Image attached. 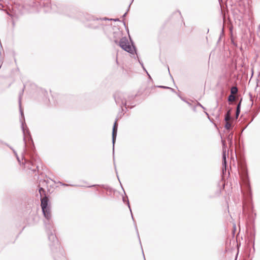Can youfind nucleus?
<instances>
[{"label":"nucleus","mask_w":260,"mask_h":260,"mask_svg":"<svg viewBox=\"0 0 260 260\" xmlns=\"http://www.w3.org/2000/svg\"><path fill=\"white\" fill-rule=\"evenodd\" d=\"M41 201L42 212L45 218L44 220V222L47 230L48 238L49 240L52 243L50 244V247L52 250L53 246H55L56 248H60L58 240L56 235L53 233V231L54 230L53 229L51 209L50 207L48 206V198L45 196L41 199Z\"/></svg>","instance_id":"1"},{"label":"nucleus","mask_w":260,"mask_h":260,"mask_svg":"<svg viewBox=\"0 0 260 260\" xmlns=\"http://www.w3.org/2000/svg\"><path fill=\"white\" fill-rule=\"evenodd\" d=\"M41 7H44L46 11L52 10L53 12H57L59 13H63L65 15H68L70 17H73V15L70 14L71 9L70 8L67 7L61 4H53L51 3V0H41Z\"/></svg>","instance_id":"2"},{"label":"nucleus","mask_w":260,"mask_h":260,"mask_svg":"<svg viewBox=\"0 0 260 260\" xmlns=\"http://www.w3.org/2000/svg\"><path fill=\"white\" fill-rule=\"evenodd\" d=\"M117 44H118L122 49L129 53L133 54L134 51L136 53L135 46L133 44L131 46L125 37H122L119 41H118Z\"/></svg>","instance_id":"3"},{"label":"nucleus","mask_w":260,"mask_h":260,"mask_svg":"<svg viewBox=\"0 0 260 260\" xmlns=\"http://www.w3.org/2000/svg\"><path fill=\"white\" fill-rule=\"evenodd\" d=\"M28 6L32 8L39 9L41 7V1H31L28 4H25V5H19L18 6V9L19 10V12H18V14L22 15L27 12L28 10L27 9V7Z\"/></svg>","instance_id":"4"},{"label":"nucleus","mask_w":260,"mask_h":260,"mask_svg":"<svg viewBox=\"0 0 260 260\" xmlns=\"http://www.w3.org/2000/svg\"><path fill=\"white\" fill-rule=\"evenodd\" d=\"M113 20L114 21H118L119 20V19L118 18H117V19H108V18H107L106 17L105 18H96L93 16H89V15H88L87 16V20L88 21H91L93 23H91L90 24V25L89 26V27H91V28H98L99 27V25L101 24V21H102V20Z\"/></svg>","instance_id":"5"},{"label":"nucleus","mask_w":260,"mask_h":260,"mask_svg":"<svg viewBox=\"0 0 260 260\" xmlns=\"http://www.w3.org/2000/svg\"><path fill=\"white\" fill-rule=\"evenodd\" d=\"M114 97L116 103L118 105H119L121 108L124 106L126 109H131L134 107V106H129L127 105V102L125 98H124L122 93H121L120 92L116 93L114 94Z\"/></svg>","instance_id":"6"},{"label":"nucleus","mask_w":260,"mask_h":260,"mask_svg":"<svg viewBox=\"0 0 260 260\" xmlns=\"http://www.w3.org/2000/svg\"><path fill=\"white\" fill-rule=\"evenodd\" d=\"M21 129L22 130L23 136H24L23 140L24 141L25 146H26V142H25L26 138L27 137H28V138L30 139L31 141H32V139L30 136V132L28 129V128H27L26 125L25 124L24 120L21 121Z\"/></svg>","instance_id":"7"},{"label":"nucleus","mask_w":260,"mask_h":260,"mask_svg":"<svg viewBox=\"0 0 260 260\" xmlns=\"http://www.w3.org/2000/svg\"><path fill=\"white\" fill-rule=\"evenodd\" d=\"M117 132V120H115L112 129V143H113V149L114 148V144L116 139Z\"/></svg>","instance_id":"8"},{"label":"nucleus","mask_w":260,"mask_h":260,"mask_svg":"<svg viewBox=\"0 0 260 260\" xmlns=\"http://www.w3.org/2000/svg\"><path fill=\"white\" fill-rule=\"evenodd\" d=\"M24 87L22 89V91L19 94V110H20V114H21V117H22V118L23 119V121L24 120V116L23 112V111H22V108H21V99H22V96L23 95V92H24Z\"/></svg>","instance_id":"9"},{"label":"nucleus","mask_w":260,"mask_h":260,"mask_svg":"<svg viewBox=\"0 0 260 260\" xmlns=\"http://www.w3.org/2000/svg\"><path fill=\"white\" fill-rule=\"evenodd\" d=\"M222 143L223 145V152H222V165L225 166L226 168V146H225V142L224 140H222Z\"/></svg>","instance_id":"10"},{"label":"nucleus","mask_w":260,"mask_h":260,"mask_svg":"<svg viewBox=\"0 0 260 260\" xmlns=\"http://www.w3.org/2000/svg\"><path fill=\"white\" fill-rule=\"evenodd\" d=\"M122 33L120 31H117L113 32V41L116 43L118 44V40L121 39L122 37Z\"/></svg>","instance_id":"11"},{"label":"nucleus","mask_w":260,"mask_h":260,"mask_svg":"<svg viewBox=\"0 0 260 260\" xmlns=\"http://www.w3.org/2000/svg\"><path fill=\"white\" fill-rule=\"evenodd\" d=\"M26 167L28 168V169L34 172H36L37 169L38 168V166H34L32 164H31L30 161H28L26 162Z\"/></svg>","instance_id":"12"},{"label":"nucleus","mask_w":260,"mask_h":260,"mask_svg":"<svg viewBox=\"0 0 260 260\" xmlns=\"http://www.w3.org/2000/svg\"><path fill=\"white\" fill-rule=\"evenodd\" d=\"M231 111H232V109H230L226 112V113L225 115V117H224L225 121H229L232 119Z\"/></svg>","instance_id":"13"},{"label":"nucleus","mask_w":260,"mask_h":260,"mask_svg":"<svg viewBox=\"0 0 260 260\" xmlns=\"http://www.w3.org/2000/svg\"><path fill=\"white\" fill-rule=\"evenodd\" d=\"M241 101L238 104L236 111V118L237 119L240 113Z\"/></svg>","instance_id":"14"},{"label":"nucleus","mask_w":260,"mask_h":260,"mask_svg":"<svg viewBox=\"0 0 260 260\" xmlns=\"http://www.w3.org/2000/svg\"><path fill=\"white\" fill-rule=\"evenodd\" d=\"M238 89L236 86H233L231 88V94H235L238 92Z\"/></svg>","instance_id":"15"},{"label":"nucleus","mask_w":260,"mask_h":260,"mask_svg":"<svg viewBox=\"0 0 260 260\" xmlns=\"http://www.w3.org/2000/svg\"><path fill=\"white\" fill-rule=\"evenodd\" d=\"M123 201L124 203L126 202V204L128 205V208H129V210L131 211V212L132 218L134 220V218H133V216L132 210H131V207H130V205H129V201H128V200L127 199V197H126V199L125 198H123Z\"/></svg>","instance_id":"16"},{"label":"nucleus","mask_w":260,"mask_h":260,"mask_svg":"<svg viewBox=\"0 0 260 260\" xmlns=\"http://www.w3.org/2000/svg\"><path fill=\"white\" fill-rule=\"evenodd\" d=\"M225 128L228 130L230 129L232 127L231 123L229 121H225Z\"/></svg>","instance_id":"17"},{"label":"nucleus","mask_w":260,"mask_h":260,"mask_svg":"<svg viewBox=\"0 0 260 260\" xmlns=\"http://www.w3.org/2000/svg\"><path fill=\"white\" fill-rule=\"evenodd\" d=\"M235 100V96L234 95V94H231L229 96H228V101L229 102H233Z\"/></svg>","instance_id":"18"},{"label":"nucleus","mask_w":260,"mask_h":260,"mask_svg":"<svg viewBox=\"0 0 260 260\" xmlns=\"http://www.w3.org/2000/svg\"><path fill=\"white\" fill-rule=\"evenodd\" d=\"M233 136V133H231L227 137L228 141L230 142L231 143L232 142Z\"/></svg>","instance_id":"19"},{"label":"nucleus","mask_w":260,"mask_h":260,"mask_svg":"<svg viewBox=\"0 0 260 260\" xmlns=\"http://www.w3.org/2000/svg\"><path fill=\"white\" fill-rule=\"evenodd\" d=\"M158 87H159V88L170 89H171L172 91H174V89L171 88L169 87H167V86H158Z\"/></svg>","instance_id":"20"},{"label":"nucleus","mask_w":260,"mask_h":260,"mask_svg":"<svg viewBox=\"0 0 260 260\" xmlns=\"http://www.w3.org/2000/svg\"><path fill=\"white\" fill-rule=\"evenodd\" d=\"M45 192V191L43 188H42V187L40 188L39 192L40 193L41 196H42V192Z\"/></svg>","instance_id":"21"},{"label":"nucleus","mask_w":260,"mask_h":260,"mask_svg":"<svg viewBox=\"0 0 260 260\" xmlns=\"http://www.w3.org/2000/svg\"><path fill=\"white\" fill-rule=\"evenodd\" d=\"M10 148L13 151V152L15 153V155L17 156L18 160L19 161H20L19 159V158H18V157L17 156V154L16 152V151L12 148L10 147Z\"/></svg>","instance_id":"22"},{"label":"nucleus","mask_w":260,"mask_h":260,"mask_svg":"<svg viewBox=\"0 0 260 260\" xmlns=\"http://www.w3.org/2000/svg\"><path fill=\"white\" fill-rule=\"evenodd\" d=\"M198 105L201 107L202 108L205 109L204 107L200 103H198Z\"/></svg>","instance_id":"23"},{"label":"nucleus","mask_w":260,"mask_h":260,"mask_svg":"<svg viewBox=\"0 0 260 260\" xmlns=\"http://www.w3.org/2000/svg\"><path fill=\"white\" fill-rule=\"evenodd\" d=\"M63 186H69L68 184H65V183H60Z\"/></svg>","instance_id":"24"},{"label":"nucleus","mask_w":260,"mask_h":260,"mask_svg":"<svg viewBox=\"0 0 260 260\" xmlns=\"http://www.w3.org/2000/svg\"><path fill=\"white\" fill-rule=\"evenodd\" d=\"M98 185H90V186H88V187H94V186H97Z\"/></svg>","instance_id":"25"},{"label":"nucleus","mask_w":260,"mask_h":260,"mask_svg":"<svg viewBox=\"0 0 260 260\" xmlns=\"http://www.w3.org/2000/svg\"><path fill=\"white\" fill-rule=\"evenodd\" d=\"M126 14H127V12H125V13L123 15L122 17H125V16H126Z\"/></svg>","instance_id":"26"},{"label":"nucleus","mask_w":260,"mask_h":260,"mask_svg":"<svg viewBox=\"0 0 260 260\" xmlns=\"http://www.w3.org/2000/svg\"><path fill=\"white\" fill-rule=\"evenodd\" d=\"M131 4H130L129 5V6H128V9H127V12L129 10V7H130V6H131Z\"/></svg>","instance_id":"27"},{"label":"nucleus","mask_w":260,"mask_h":260,"mask_svg":"<svg viewBox=\"0 0 260 260\" xmlns=\"http://www.w3.org/2000/svg\"><path fill=\"white\" fill-rule=\"evenodd\" d=\"M139 62L141 64L142 66L143 67V68H144V67H143V64L141 63V62L139 61Z\"/></svg>","instance_id":"28"},{"label":"nucleus","mask_w":260,"mask_h":260,"mask_svg":"<svg viewBox=\"0 0 260 260\" xmlns=\"http://www.w3.org/2000/svg\"><path fill=\"white\" fill-rule=\"evenodd\" d=\"M12 24H13V26H14L15 25V23H14V21H13V23H12Z\"/></svg>","instance_id":"29"},{"label":"nucleus","mask_w":260,"mask_h":260,"mask_svg":"<svg viewBox=\"0 0 260 260\" xmlns=\"http://www.w3.org/2000/svg\"><path fill=\"white\" fill-rule=\"evenodd\" d=\"M148 75L149 76V77L150 78V75H149V74L147 72Z\"/></svg>","instance_id":"30"},{"label":"nucleus","mask_w":260,"mask_h":260,"mask_svg":"<svg viewBox=\"0 0 260 260\" xmlns=\"http://www.w3.org/2000/svg\"><path fill=\"white\" fill-rule=\"evenodd\" d=\"M143 69L145 70V71L146 72H147V71L146 70H145V69H144V68Z\"/></svg>","instance_id":"31"},{"label":"nucleus","mask_w":260,"mask_h":260,"mask_svg":"<svg viewBox=\"0 0 260 260\" xmlns=\"http://www.w3.org/2000/svg\"><path fill=\"white\" fill-rule=\"evenodd\" d=\"M143 69L145 70V71L146 72H147V71L146 70H145V69H144V68Z\"/></svg>","instance_id":"32"},{"label":"nucleus","mask_w":260,"mask_h":260,"mask_svg":"<svg viewBox=\"0 0 260 260\" xmlns=\"http://www.w3.org/2000/svg\"><path fill=\"white\" fill-rule=\"evenodd\" d=\"M143 69L145 70V71L146 72H147V71L146 70H145V69H144V68Z\"/></svg>","instance_id":"33"},{"label":"nucleus","mask_w":260,"mask_h":260,"mask_svg":"<svg viewBox=\"0 0 260 260\" xmlns=\"http://www.w3.org/2000/svg\"><path fill=\"white\" fill-rule=\"evenodd\" d=\"M168 71H169V72L170 73L169 68V67H168Z\"/></svg>","instance_id":"34"}]
</instances>
